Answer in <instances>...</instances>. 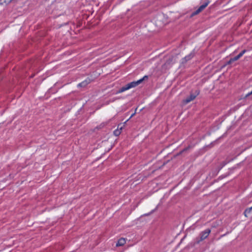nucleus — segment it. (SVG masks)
Returning <instances> with one entry per match:
<instances>
[{
    "label": "nucleus",
    "instance_id": "nucleus-1",
    "mask_svg": "<svg viewBox=\"0 0 252 252\" xmlns=\"http://www.w3.org/2000/svg\"><path fill=\"white\" fill-rule=\"evenodd\" d=\"M145 78H147V76H145L143 78L137 81H133L130 83H128L125 85V86L121 88L118 91V93H121L124 91H126L128 89H130L132 88H134L136 87L137 86L139 85L140 84H141L143 80L145 79Z\"/></svg>",
    "mask_w": 252,
    "mask_h": 252
},
{
    "label": "nucleus",
    "instance_id": "nucleus-2",
    "mask_svg": "<svg viewBox=\"0 0 252 252\" xmlns=\"http://www.w3.org/2000/svg\"><path fill=\"white\" fill-rule=\"evenodd\" d=\"M198 94V93H196V94H190L189 96H188L186 99H184L182 101V103L184 105L187 104V103L190 102V101L194 100L196 96Z\"/></svg>",
    "mask_w": 252,
    "mask_h": 252
},
{
    "label": "nucleus",
    "instance_id": "nucleus-3",
    "mask_svg": "<svg viewBox=\"0 0 252 252\" xmlns=\"http://www.w3.org/2000/svg\"><path fill=\"white\" fill-rule=\"evenodd\" d=\"M209 2H210L209 1H207L204 4H202V5H201L198 8V9H197L195 11H194V12H193L192 13L191 16L192 17V16H194L195 15L198 14L200 12H201L203 9H204L207 6V5L209 4Z\"/></svg>",
    "mask_w": 252,
    "mask_h": 252
},
{
    "label": "nucleus",
    "instance_id": "nucleus-4",
    "mask_svg": "<svg viewBox=\"0 0 252 252\" xmlns=\"http://www.w3.org/2000/svg\"><path fill=\"white\" fill-rule=\"evenodd\" d=\"M211 232V230L209 229H206L205 231L202 232L200 234V241H202L206 239Z\"/></svg>",
    "mask_w": 252,
    "mask_h": 252
},
{
    "label": "nucleus",
    "instance_id": "nucleus-5",
    "mask_svg": "<svg viewBox=\"0 0 252 252\" xmlns=\"http://www.w3.org/2000/svg\"><path fill=\"white\" fill-rule=\"evenodd\" d=\"M126 243V240L125 238H120L117 243L116 244V246L117 247H120V246H124Z\"/></svg>",
    "mask_w": 252,
    "mask_h": 252
},
{
    "label": "nucleus",
    "instance_id": "nucleus-6",
    "mask_svg": "<svg viewBox=\"0 0 252 252\" xmlns=\"http://www.w3.org/2000/svg\"><path fill=\"white\" fill-rule=\"evenodd\" d=\"M173 61V58L169 59L166 62L162 65V68L164 69H167L169 65L171 64V63Z\"/></svg>",
    "mask_w": 252,
    "mask_h": 252
},
{
    "label": "nucleus",
    "instance_id": "nucleus-7",
    "mask_svg": "<svg viewBox=\"0 0 252 252\" xmlns=\"http://www.w3.org/2000/svg\"><path fill=\"white\" fill-rule=\"evenodd\" d=\"M90 83V79L86 80L84 81H83L82 82H81V83H79L78 86L80 87H85Z\"/></svg>",
    "mask_w": 252,
    "mask_h": 252
},
{
    "label": "nucleus",
    "instance_id": "nucleus-8",
    "mask_svg": "<svg viewBox=\"0 0 252 252\" xmlns=\"http://www.w3.org/2000/svg\"><path fill=\"white\" fill-rule=\"evenodd\" d=\"M121 129H117L114 131V134L117 136H119L121 134Z\"/></svg>",
    "mask_w": 252,
    "mask_h": 252
},
{
    "label": "nucleus",
    "instance_id": "nucleus-9",
    "mask_svg": "<svg viewBox=\"0 0 252 252\" xmlns=\"http://www.w3.org/2000/svg\"><path fill=\"white\" fill-rule=\"evenodd\" d=\"M246 50H243L241 53H240L237 56H238V57L239 58H240L246 52Z\"/></svg>",
    "mask_w": 252,
    "mask_h": 252
},
{
    "label": "nucleus",
    "instance_id": "nucleus-10",
    "mask_svg": "<svg viewBox=\"0 0 252 252\" xmlns=\"http://www.w3.org/2000/svg\"><path fill=\"white\" fill-rule=\"evenodd\" d=\"M252 210V206L248 209H247L245 211V213H250L251 211Z\"/></svg>",
    "mask_w": 252,
    "mask_h": 252
},
{
    "label": "nucleus",
    "instance_id": "nucleus-11",
    "mask_svg": "<svg viewBox=\"0 0 252 252\" xmlns=\"http://www.w3.org/2000/svg\"><path fill=\"white\" fill-rule=\"evenodd\" d=\"M121 125V124L119 125L118 127V129H121V132L122 131V130L123 129L124 126H125L124 124L123 126Z\"/></svg>",
    "mask_w": 252,
    "mask_h": 252
},
{
    "label": "nucleus",
    "instance_id": "nucleus-12",
    "mask_svg": "<svg viewBox=\"0 0 252 252\" xmlns=\"http://www.w3.org/2000/svg\"><path fill=\"white\" fill-rule=\"evenodd\" d=\"M105 125H106V124H105V123H102V124H101L99 125V128H102V127H104ZM96 128H98V127H97Z\"/></svg>",
    "mask_w": 252,
    "mask_h": 252
},
{
    "label": "nucleus",
    "instance_id": "nucleus-13",
    "mask_svg": "<svg viewBox=\"0 0 252 252\" xmlns=\"http://www.w3.org/2000/svg\"><path fill=\"white\" fill-rule=\"evenodd\" d=\"M239 59V58L238 57V56H237L235 57L234 58H232V61H233L234 62V61L238 60Z\"/></svg>",
    "mask_w": 252,
    "mask_h": 252
},
{
    "label": "nucleus",
    "instance_id": "nucleus-14",
    "mask_svg": "<svg viewBox=\"0 0 252 252\" xmlns=\"http://www.w3.org/2000/svg\"><path fill=\"white\" fill-rule=\"evenodd\" d=\"M234 61H232V58L230 59V60L227 63L228 64H230L231 63H232V62H233Z\"/></svg>",
    "mask_w": 252,
    "mask_h": 252
},
{
    "label": "nucleus",
    "instance_id": "nucleus-15",
    "mask_svg": "<svg viewBox=\"0 0 252 252\" xmlns=\"http://www.w3.org/2000/svg\"><path fill=\"white\" fill-rule=\"evenodd\" d=\"M251 94H252V91L250 93H248L247 94H246V97H248L249 96L251 95Z\"/></svg>",
    "mask_w": 252,
    "mask_h": 252
},
{
    "label": "nucleus",
    "instance_id": "nucleus-16",
    "mask_svg": "<svg viewBox=\"0 0 252 252\" xmlns=\"http://www.w3.org/2000/svg\"><path fill=\"white\" fill-rule=\"evenodd\" d=\"M191 58V57H186L185 58V59L186 60V61H187V60H189Z\"/></svg>",
    "mask_w": 252,
    "mask_h": 252
},
{
    "label": "nucleus",
    "instance_id": "nucleus-17",
    "mask_svg": "<svg viewBox=\"0 0 252 252\" xmlns=\"http://www.w3.org/2000/svg\"><path fill=\"white\" fill-rule=\"evenodd\" d=\"M187 149H188L187 148V149H185L184 150H183L182 151H181V152L179 153V154H181L183 152H184V151H186Z\"/></svg>",
    "mask_w": 252,
    "mask_h": 252
},
{
    "label": "nucleus",
    "instance_id": "nucleus-18",
    "mask_svg": "<svg viewBox=\"0 0 252 252\" xmlns=\"http://www.w3.org/2000/svg\"><path fill=\"white\" fill-rule=\"evenodd\" d=\"M135 113H133V114L131 115V116H130V118H132L134 115Z\"/></svg>",
    "mask_w": 252,
    "mask_h": 252
},
{
    "label": "nucleus",
    "instance_id": "nucleus-19",
    "mask_svg": "<svg viewBox=\"0 0 252 252\" xmlns=\"http://www.w3.org/2000/svg\"><path fill=\"white\" fill-rule=\"evenodd\" d=\"M11 0H10V1H11Z\"/></svg>",
    "mask_w": 252,
    "mask_h": 252
}]
</instances>
